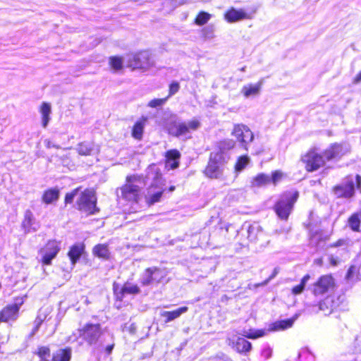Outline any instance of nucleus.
I'll return each mask as SVG.
<instances>
[{
  "mask_svg": "<svg viewBox=\"0 0 361 361\" xmlns=\"http://www.w3.org/2000/svg\"><path fill=\"white\" fill-rule=\"evenodd\" d=\"M201 127L200 119L193 118L188 121L180 120H174L169 123L167 130L169 135L181 138L188 140L192 137L191 133L198 130Z\"/></svg>",
  "mask_w": 361,
  "mask_h": 361,
  "instance_id": "1",
  "label": "nucleus"
},
{
  "mask_svg": "<svg viewBox=\"0 0 361 361\" xmlns=\"http://www.w3.org/2000/svg\"><path fill=\"white\" fill-rule=\"evenodd\" d=\"M145 185L144 179L138 176H128L126 184L121 188L122 197L131 202H137L140 190Z\"/></svg>",
  "mask_w": 361,
  "mask_h": 361,
  "instance_id": "2",
  "label": "nucleus"
},
{
  "mask_svg": "<svg viewBox=\"0 0 361 361\" xmlns=\"http://www.w3.org/2000/svg\"><path fill=\"white\" fill-rule=\"evenodd\" d=\"M226 158L220 152H212L210 154L207 166L204 171V175L209 178L219 179L224 174V164Z\"/></svg>",
  "mask_w": 361,
  "mask_h": 361,
  "instance_id": "3",
  "label": "nucleus"
},
{
  "mask_svg": "<svg viewBox=\"0 0 361 361\" xmlns=\"http://www.w3.org/2000/svg\"><path fill=\"white\" fill-rule=\"evenodd\" d=\"M298 198L297 191H288L285 192L275 205V211L281 219L286 220L293 207L294 203Z\"/></svg>",
  "mask_w": 361,
  "mask_h": 361,
  "instance_id": "4",
  "label": "nucleus"
},
{
  "mask_svg": "<svg viewBox=\"0 0 361 361\" xmlns=\"http://www.w3.org/2000/svg\"><path fill=\"white\" fill-rule=\"evenodd\" d=\"M79 335L89 345L96 346L102 336V329L99 324H86L82 329H78Z\"/></svg>",
  "mask_w": 361,
  "mask_h": 361,
  "instance_id": "5",
  "label": "nucleus"
},
{
  "mask_svg": "<svg viewBox=\"0 0 361 361\" xmlns=\"http://www.w3.org/2000/svg\"><path fill=\"white\" fill-rule=\"evenodd\" d=\"M153 178L154 182L147 189V192L145 195L146 202L149 206L159 202L164 192L161 175L157 172L153 174Z\"/></svg>",
  "mask_w": 361,
  "mask_h": 361,
  "instance_id": "6",
  "label": "nucleus"
},
{
  "mask_svg": "<svg viewBox=\"0 0 361 361\" xmlns=\"http://www.w3.org/2000/svg\"><path fill=\"white\" fill-rule=\"evenodd\" d=\"M96 202L94 191L89 189L84 190L77 201L78 209L90 214H95L99 211L96 207Z\"/></svg>",
  "mask_w": 361,
  "mask_h": 361,
  "instance_id": "7",
  "label": "nucleus"
},
{
  "mask_svg": "<svg viewBox=\"0 0 361 361\" xmlns=\"http://www.w3.org/2000/svg\"><path fill=\"white\" fill-rule=\"evenodd\" d=\"M127 63L133 69H148L154 65L152 55L147 51H142L130 56Z\"/></svg>",
  "mask_w": 361,
  "mask_h": 361,
  "instance_id": "8",
  "label": "nucleus"
},
{
  "mask_svg": "<svg viewBox=\"0 0 361 361\" xmlns=\"http://www.w3.org/2000/svg\"><path fill=\"white\" fill-rule=\"evenodd\" d=\"M23 303V298H17L13 303L4 307L0 312V322H8L16 320L18 317L19 310Z\"/></svg>",
  "mask_w": 361,
  "mask_h": 361,
  "instance_id": "9",
  "label": "nucleus"
},
{
  "mask_svg": "<svg viewBox=\"0 0 361 361\" xmlns=\"http://www.w3.org/2000/svg\"><path fill=\"white\" fill-rule=\"evenodd\" d=\"M61 250V242L56 240H50L44 247L39 250L42 262L44 264L49 265Z\"/></svg>",
  "mask_w": 361,
  "mask_h": 361,
  "instance_id": "10",
  "label": "nucleus"
},
{
  "mask_svg": "<svg viewBox=\"0 0 361 361\" xmlns=\"http://www.w3.org/2000/svg\"><path fill=\"white\" fill-rule=\"evenodd\" d=\"M232 135L240 143L241 146L247 150L248 145L253 140L254 134L252 130L244 124H235Z\"/></svg>",
  "mask_w": 361,
  "mask_h": 361,
  "instance_id": "11",
  "label": "nucleus"
},
{
  "mask_svg": "<svg viewBox=\"0 0 361 361\" xmlns=\"http://www.w3.org/2000/svg\"><path fill=\"white\" fill-rule=\"evenodd\" d=\"M302 161L305 164V169L307 171H317L325 164L324 157L315 149L310 150L302 157Z\"/></svg>",
  "mask_w": 361,
  "mask_h": 361,
  "instance_id": "12",
  "label": "nucleus"
},
{
  "mask_svg": "<svg viewBox=\"0 0 361 361\" xmlns=\"http://www.w3.org/2000/svg\"><path fill=\"white\" fill-rule=\"evenodd\" d=\"M334 192L337 197H351L355 192L353 178L352 176L346 177L341 184L334 187Z\"/></svg>",
  "mask_w": 361,
  "mask_h": 361,
  "instance_id": "13",
  "label": "nucleus"
},
{
  "mask_svg": "<svg viewBox=\"0 0 361 361\" xmlns=\"http://www.w3.org/2000/svg\"><path fill=\"white\" fill-rule=\"evenodd\" d=\"M334 286V280L331 275H324L313 285L312 293L315 295H322Z\"/></svg>",
  "mask_w": 361,
  "mask_h": 361,
  "instance_id": "14",
  "label": "nucleus"
},
{
  "mask_svg": "<svg viewBox=\"0 0 361 361\" xmlns=\"http://www.w3.org/2000/svg\"><path fill=\"white\" fill-rule=\"evenodd\" d=\"M330 247H341V249L338 250V252H339V255H341L340 257L338 254L336 256L331 255L329 257V262L331 265L336 266L340 261L348 257V243L347 240L340 239L335 243L331 244Z\"/></svg>",
  "mask_w": 361,
  "mask_h": 361,
  "instance_id": "15",
  "label": "nucleus"
},
{
  "mask_svg": "<svg viewBox=\"0 0 361 361\" xmlns=\"http://www.w3.org/2000/svg\"><path fill=\"white\" fill-rule=\"evenodd\" d=\"M21 226L25 233L35 232L39 228V222L36 221L32 212L29 209L25 212Z\"/></svg>",
  "mask_w": 361,
  "mask_h": 361,
  "instance_id": "16",
  "label": "nucleus"
},
{
  "mask_svg": "<svg viewBox=\"0 0 361 361\" xmlns=\"http://www.w3.org/2000/svg\"><path fill=\"white\" fill-rule=\"evenodd\" d=\"M347 151L348 149L346 147H343L342 145L335 143L331 145L324 152L325 161L340 158L343 154H345Z\"/></svg>",
  "mask_w": 361,
  "mask_h": 361,
  "instance_id": "17",
  "label": "nucleus"
},
{
  "mask_svg": "<svg viewBox=\"0 0 361 361\" xmlns=\"http://www.w3.org/2000/svg\"><path fill=\"white\" fill-rule=\"evenodd\" d=\"M84 250L85 245L82 243H77L71 247L68 256L73 267L82 256Z\"/></svg>",
  "mask_w": 361,
  "mask_h": 361,
  "instance_id": "18",
  "label": "nucleus"
},
{
  "mask_svg": "<svg viewBox=\"0 0 361 361\" xmlns=\"http://www.w3.org/2000/svg\"><path fill=\"white\" fill-rule=\"evenodd\" d=\"M225 18L228 22L233 23L243 19L249 18V16L243 9L237 10L232 8L226 12Z\"/></svg>",
  "mask_w": 361,
  "mask_h": 361,
  "instance_id": "19",
  "label": "nucleus"
},
{
  "mask_svg": "<svg viewBox=\"0 0 361 361\" xmlns=\"http://www.w3.org/2000/svg\"><path fill=\"white\" fill-rule=\"evenodd\" d=\"M76 150L82 156H90L98 152V148L93 143L88 142L79 143L76 147Z\"/></svg>",
  "mask_w": 361,
  "mask_h": 361,
  "instance_id": "20",
  "label": "nucleus"
},
{
  "mask_svg": "<svg viewBox=\"0 0 361 361\" xmlns=\"http://www.w3.org/2000/svg\"><path fill=\"white\" fill-rule=\"evenodd\" d=\"M166 166L171 169H175L179 166L180 153L177 149L169 150L166 154Z\"/></svg>",
  "mask_w": 361,
  "mask_h": 361,
  "instance_id": "21",
  "label": "nucleus"
},
{
  "mask_svg": "<svg viewBox=\"0 0 361 361\" xmlns=\"http://www.w3.org/2000/svg\"><path fill=\"white\" fill-rule=\"evenodd\" d=\"M263 80H261L256 84L244 85L241 90V92L245 97L257 95L260 92Z\"/></svg>",
  "mask_w": 361,
  "mask_h": 361,
  "instance_id": "22",
  "label": "nucleus"
},
{
  "mask_svg": "<svg viewBox=\"0 0 361 361\" xmlns=\"http://www.w3.org/2000/svg\"><path fill=\"white\" fill-rule=\"evenodd\" d=\"M310 243L311 245L317 247L320 243L324 241L326 238L324 237L322 231L320 229H314L309 226Z\"/></svg>",
  "mask_w": 361,
  "mask_h": 361,
  "instance_id": "23",
  "label": "nucleus"
},
{
  "mask_svg": "<svg viewBox=\"0 0 361 361\" xmlns=\"http://www.w3.org/2000/svg\"><path fill=\"white\" fill-rule=\"evenodd\" d=\"M271 183V178L269 175L259 173L250 181L251 188H262Z\"/></svg>",
  "mask_w": 361,
  "mask_h": 361,
  "instance_id": "24",
  "label": "nucleus"
},
{
  "mask_svg": "<svg viewBox=\"0 0 361 361\" xmlns=\"http://www.w3.org/2000/svg\"><path fill=\"white\" fill-rule=\"evenodd\" d=\"M188 308L187 307H181L173 311H164L161 313V316L166 317L165 322H170L177 318H178L182 314L186 312Z\"/></svg>",
  "mask_w": 361,
  "mask_h": 361,
  "instance_id": "25",
  "label": "nucleus"
},
{
  "mask_svg": "<svg viewBox=\"0 0 361 361\" xmlns=\"http://www.w3.org/2000/svg\"><path fill=\"white\" fill-rule=\"evenodd\" d=\"M92 253L94 256L104 259H108L110 252L107 245L98 244L93 247Z\"/></svg>",
  "mask_w": 361,
  "mask_h": 361,
  "instance_id": "26",
  "label": "nucleus"
},
{
  "mask_svg": "<svg viewBox=\"0 0 361 361\" xmlns=\"http://www.w3.org/2000/svg\"><path fill=\"white\" fill-rule=\"evenodd\" d=\"M297 318L298 315H295L293 317L290 319L276 322L275 323L273 324V327L271 328V330L281 331L290 328L293 326L294 322L297 319Z\"/></svg>",
  "mask_w": 361,
  "mask_h": 361,
  "instance_id": "27",
  "label": "nucleus"
},
{
  "mask_svg": "<svg viewBox=\"0 0 361 361\" xmlns=\"http://www.w3.org/2000/svg\"><path fill=\"white\" fill-rule=\"evenodd\" d=\"M40 113L42 114V126L46 128L50 120V114L51 113V105L49 103L43 102L40 107Z\"/></svg>",
  "mask_w": 361,
  "mask_h": 361,
  "instance_id": "28",
  "label": "nucleus"
},
{
  "mask_svg": "<svg viewBox=\"0 0 361 361\" xmlns=\"http://www.w3.org/2000/svg\"><path fill=\"white\" fill-rule=\"evenodd\" d=\"M71 358V349H59L52 355V361H70Z\"/></svg>",
  "mask_w": 361,
  "mask_h": 361,
  "instance_id": "29",
  "label": "nucleus"
},
{
  "mask_svg": "<svg viewBox=\"0 0 361 361\" xmlns=\"http://www.w3.org/2000/svg\"><path fill=\"white\" fill-rule=\"evenodd\" d=\"M59 197V191L58 189L51 188L46 190L42 196V201L46 204H51L56 201Z\"/></svg>",
  "mask_w": 361,
  "mask_h": 361,
  "instance_id": "30",
  "label": "nucleus"
},
{
  "mask_svg": "<svg viewBox=\"0 0 361 361\" xmlns=\"http://www.w3.org/2000/svg\"><path fill=\"white\" fill-rule=\"evenodd\" d=\"M145 122L146 118H142V120H140L135 123L132 131V135L134 138L137 140H141Z\"/></svg>",
  "mask_w": 361,
  "mask_h": 361,
  "instance_id": "31",
  "label": "nucleus"
},
{
  "mask_svg": "<svg viewBox=\"0 0 361 361\" xmlns=\"http://www.w3.org/2000/svg\"><path fill=\"white\" fill-rule=\"evenodd\" d=\"M357 273L360 279H361V255H359L356 259L355 264L352 265L347 273L346 277L348 279L353 278L354 274Z\"/></svg>",
  "mask_w": 361,
  "mask_h": 361,
  "instance_id": "32",
  "label": "nucleus"
},
{
  "mask_svg": "<svg viewBox=\"0 0 361 361\" xmlns=\"http://www.w3.org/2000/svg\"><path fill=\"white\" fill-rule=\"evenodd\" d=\"M140 282L143 286H149L154 283L153 273L150 268H147L141 275Z\"/></svg>",
  "mask_w": 361,
  "mask_h": 361,
  "instance_id": "33",
  "label": "nucleus"
},
{
  "mask_svg": "<svg viewBox=\"0 0 361 361\" xmlns=\"http://www.w3.org/2000/svg\"><path fill=\"white\" fill-rule=\"evenodd\" d=\"M235 349L239 353H246L250 350L251 343L244 338H238L235 343Z\"/></svg>",
  "mask_w": 361,
  "mask_h": 361,
  "instance_id": "34",
  "label": "nucleus"
},
{
  "mask_svg": "<svg viewBox=\"0 0 361 361\" xmlns=\"http://www.w3.org/2000/svg\"><path fill=\"white\" fill-rule=\"evenodd\" d=\"M234 146L235 142L233 140L227 139L222 140L219 143V149L216 152L222 153L226 159V152L233 148Z\"/></svg>",
  "mask_w": 361,
  "mask_h": 361,
  "instance_id": "35",
  "label": "nucleus"
},
{
  "mask_svg": "<svg viewBox=\"0 0 361 361\" xmlns=\"http://www.w3.org/2000/svg\"><path fill=\"white\" fill-rule=\"evenodd\" d=\"M153 273V278L155 283H159L166 277V272L164 269L157 268L155 267H150Z\"/></svg>",
  "mask_w": 361,
  "mask_h": 361,
  "instance_id": "36",
  "label": "nucleus"
},
{
  "mask_svg": "<svg viewBox=\"0 0 361 361\" xmlns=\"http://www.w3.org/2000/svg\"><path fill=\"white\" fill-rule=\"evenodd\" d=\"M261 233L260 226L257 224L250 225L247 228V238L252 241L257 238L258 234Z\"/></svg>",
  "mask_w": 361,
  "mask_h": 361,
  "instance_id": "37",
  "label": "nucleus"
},
{
  "mask_svg": "<svg viewBox=\"0 0 361 361\" xmlns=\"http://www.w3.org/2000/svg\"><path fill=\"white\" fill-rule=\"evenodd\" d=\"M360 222V218L357 214H353L348 219V226L353 231H359Z\"/></svg>",
  "mask_w": 361,
  "mask_h": 361,
  "instance_id": "38",
  "label": "nucleus"
},
{
  "mask_svg": "<svg viewBox=\"0 0 361 361\" xmlns=\"http://www.w3.org/2000/svg\"><path fill=\"white\" fill-rule=\"evenodd\" d=\"M140 293L139 287L135 284L126 283L124 284L121 289L122 295L127 294H137Z\"/></svg>",
  "mask_w": 361,
  "mask_h": 361,
  "instance_id": "39",
  "label": "nucleus"
},
{
  "mask_svg": "<svg viewBox=\"0 0 361 361\" xmlns=\"http://www.w3.org/2000/svg\"><path fill=\"white\" fill-rule=\"evenodd\" d=\"M310 279V276L309 274H306L305 276H304L300 281V283L298 286H294L292 288L293 294H294V295L300 294L304 290L306 283H307V281H309Z\"/></svg>",
  "mask_w": 361,
  "mask_h": 361,
  "instance_id": "40",
  "label": "nucleus"
},
{
  "mask_svg": "<svg viewBox=\"0 0 361 361\" xmlns=\"http://www.w3.org/2000/svg\"><path fill=\"white\" fill-rule=\"evenodd\" d=\"M35 354L39 357V360H48L51 355V350L47 346H40L38 347Z\"/></svg>",
  "mask_w": 361,
  "mask_h": 361,
  "instance_id": "41",
  "label": "nucleus"
},
{
  "mask_svg": "<svg viewBox=\"0 0 361 361\" xmlns=\"http://www.w3.org/2000/svg\"><path fill=\"white\" fill-rule=\"evenodd\" d=\"M250 158L247 156L240 157L235 166V171L238 172L243 171L248 164Z\"/></svg>",
  "mask_w": 361,
  "mask_h": 361,
  "instance_id": "42",
  "label": "nucleus"
},
{
  "mask_svg": "<svg viewBox=\"0 0 361 361\" xmlns=\"http://www.w3.org/2000/svg\"><path fill=\"white\" fill-rule=\"evenodd\" d=\"M109 64L115 71H119L123 68V60L118 56H111L109 59Z\"/></svg>",
  "mask_w": 361,
  "mask_h": 361,
  "instance_id": "43",
  "label": "nucleus"
},
{
  "mask_svg": "<svg viewBox=\"0 0 361 361\" xmlns=\"http://www.w3.org/2000/svg\"><path fill=\"white\" fill-rule=\"evenodd\" d=\"M211 18V15L208 13L202 11L200 12L195 19V23L198 25H203L206 24Z\"/></svg>",
  "mask_w": 361,
  "mask_h": 361,
  "instance_id": "44",
  "label": "nucleus"
},
{
  "mask_svg": "<svg viewBox=\"0 0 361 361\" xmlns=\"http://www.w3.org/2000/svg\"><path fill=\"white\" fill-rule=\"evenodd\" d=\"M51 310L49 307L41 308L37 313V319H39L42 322L47 321L48 322L51 318L47 319L49 315Z\"/></svg>",
  "mask_w": 361,
  "mask_h": 361,
  "instance_id": "45",
  "label": "nucleus"
},
{
  "mask_svg": "<svg viewBox=\"0 0 361 361\" xmlns=\"http://www.w3.org/2000/svg\"><path fill=\"white\" fill-rule=\"evenodd\" d=\"M270 178L271 182L273 184L276 185L282 179L283 173L280 171H275L272 173L271 177Z\"/></svg>",
  "mask_w": 361,
  "mask_h": 361,
  "instance_id": "46",
  "label": "nucleus"
},
{
  "mask_svg": "<svg viewBox=\"0 0 361 361\" xmlns=\"http://www.w3.org/2000/svg\"><path fill=\"white\" fill-rule=\"evenodd\" d=\"M166 99H167V98L154 99L149 102L148 106L152 108H156L158 106H161L166 102Z\"/></svg>",
  "mask_w": 361,
  "mask_h": 361,
  "instance_id": "47",
  "label": "nucleus"
},
{
  "mask_svg": "<svg viewBox=\"0 0 361 361\" xmlns=\"http://www.w3.org/2000/svg\"><path fill=\"white\" fill-rule=\"evenodd\" d=\"M79 188L75 189L71 192L67 193L65 197L66 204L71 203L74 197L77 195Z\"/></svg>",
  "mask_w": 361,
  "mask_h": 361,
  "instance_id": "48",
  "label": "nucleus"
},
{
  "mask_svg": "<svg viewBox=\"0 0 361 361\" xmlns=\"http://www.w3.org/2000/svg\"><path fill=\"white\" fill-rule=\"evenodd\" d=\"M180 85L178 82H173L169 86V96L175 94L178 92Z\"/></svg>",
  "mask_w": 361,
  "mask_h": 361,
  "instance_id": "49",
  "label": "nucleus"
},
{
  "mask_svg": "<svg viewBox=\"0 0 361 361\" xmlns=\"http://www.w3.org/2000/svg\"><path fill=\"white\" fill-rule=\"evenodd\" d=\"M42 323L43 322H42L39 319L35 318L34 321V327L31 331V336H34L38 331Z\"/></svg>",
  "mask_w": 361,
  "mask_h": 361,
  "instance_id": "50",
  "label": "nucleus"
},
{
  "mask_svg": "<svg viewBox=\"0 0 361 361\" xmlns=\"http://www.w3.org/2000/svg\"><path fill=\"white\" fill-rule=\"evenodd\" d=\"M299 357L301 358L304 356L310 355L312 357H314V355L311 353V351L307 348H302L299 353Z\"/></svg>",
  "mask_w": 361,
  "mask_h": 361,
  "instance_id": "51",
  "label": "nucleus"
},
{
  "mask_svg": "<svg viewBox=\"0 0 361 361\" xmlns=\"http://www.w3.org/2000/svg\"><path fill=\"white\" fill-rule=\"evenodd\" d=\"M279 271V268L276 267L274 269L272 274L267 280H265L264 282H262L261 285L262 286L267 285L271 279H273L278 274Z\"/></svg>",
  "mask_w": 361,
  "mask_h": 361,
  "instance_id": "52",
  "label": "nucleus"
},
{
  "mask_svg": "<svg viewBox=\"0 0 361 361\" xmlns=\"http://www.w3.org/2000/svg\"><path fill=\"white\" fill-rule=\"evenodd\" d=\"M44 145L46 146V147H47V148H51V147H55L57 149L60 148V147L59 145L54 144L51 140H47V139L44 141Z\"/></svg>",
  "mask_w": 361,
  "mask_h": 361,
  "instance_id": "53",
  "label": "nucleus"
},
{
  "mask_svg": "<svg viewBox=\"0 0 361 361\" xmlns=\"http://www.w3.org/2000/svg\"><path fill=\"white\" fill-rule=\"evenodd\" d=\"M262 336H263V333L262 331H259L255 334H250L247 336V337L250 338H259Z\"/></svg>",
  "mask_w": 361,
  "mask_h": 361,
  "instance_id": "54",
  "label": "nucleus"
},
{
  "mask_svg": "<svg viewBox=\"0 0 361 361\" xmlns=\"http://www.w3.org/2000/svg\"><path fill=\"white\" fill-rule=\"evenodd\" d=\"M114 343L108 345L105 348V352L106 353V354L110 355L114 349Z\"/></svg>",
  "mask_w": 361,
  "mask_h": 361,
  "instance_id": "55",
  "label": "nucleus"
},
{
  "mask_svg": "<svg viewBox=\"0 0 361 361\" xmlns=\"http://www.w3.org/2000/svg\"><path fill=\"white\" fill-rule=\"evenodd\" d=\"M360 82H361V71L354 78L355 83H359Z\"/></svg>",
  "mask_w": 361,
  "mask_h": 361,
  "instance_id": "56",
  "label": "nucleus"
},
{
  "mask_svg": "<svg viewBox=\"0 0 361 361\" xmlns=\"http://www.w3.org/2000/svg\"><path fill=\"white\" fill-rule=\"evenodd\" d=\"M356 182H357V188H360L361 185V176L360 175H357L356 177Z\"/></svg>",
  "mask_w": 361,
  "mask_h": 361,
  "instance_id": "57",
  "label": "nucleus"
},
{
  "mask_svg": "<svg viewBox=\"0 0 361 361\" xmlns=\"http://www.w3.org/2000/svg\"><path fill=\"white\" fill-rule=\"evenodd\" d=\"M174 190H175V186H171V187L169 188V191H170V192H173Z\"/></svg>",
  "mask_w": 361,
  "mask_h": 361,
  "instance_id": "58",
  "label": "nucleus"
},
{
  "mask_svg": "<svg viewBox=\"0 0 361 361\" xmlns=\"http://www.w3.org/2000/svg\"><path fill=\"white\" fill-rule=\"evenodd\" d=\"M205 37H207V38H212L213 36H206Z\"/></svg>",
  "mask_w": 361,
  "mask_h": 361,
  "instance_id": "59",
  "label": "nucleus"
},
{
  "mask_svg": "<svg viewBox=\"0 0 361 361\" xmlns=\"http://www.w3.org/2000/svg\"><path fill=\"white\" fill-rule=\"evenodd\" d=\"M245 67L242 68L241 71H245Z\"/></svg>",
  "mask_w": 361,
  "mask_h": 361,
  "instance_id": "60",
  "label": "nucleus"
},
{
  "mask_svg": "<svg viewBox=\"0 0 361 361\" xmlns=\"http://www.w3.org/2000/svg\"><path fill=\"white\" fill-rule=\"evenodd\" d=\"M39 361H49V360H39Z\"/></svg>",
  "mask_w": 361,
  "mask_h": 361,
  "instance_id": "61",
  "label": "nucleus"
},
{
  "mask_svg": "<svg viewBox=\"0 0 361 361\" xmlns=\"http://www.w3.org/2000/svg\"><path fill=\"white\" fill-rule=\"evenodd\" d=\"M270 357V353H268L267 357Z\"/></svg>",
  "mask_w": 361,
  "mask_h": 361,
  "instance_id": "62",
  "label": "nucleus"
},
{
  "mask_svg": "<svg viewBox=\"0 0 361 361\" xmlns=\"http://www.w3.org/2000/svg\"><path fill=\"white\" fill-rule=\"evenodd\" d=\"M56 328H54L52 331V334L55 331Z\"/></svg>",
  "mask_w": 361,
  "mask_h": 361,
  "instance_id": "63",
  "label": "nucleus"
},
{
  "mask_svg": "<svg viewBox=\"0 0 361 361\" xmlns=\"http://www.w3.org/2000/svg\"><path fill=\"white\" fill-rule=\"evenodd\" d=\"M269 353H270L269 350H267V353H266V355H268Z\"/></svg>",
  "mask_w": 361,
  "mask_h": 361,
  "instance_id": "64",
  "label": "nucleus"
}]
</instances>
